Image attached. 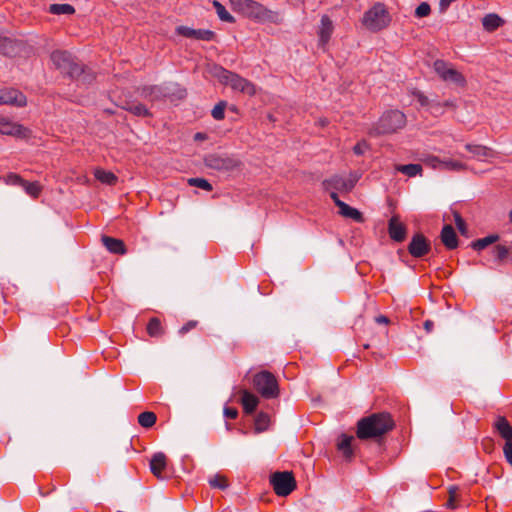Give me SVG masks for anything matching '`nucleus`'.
Masks as SVG:
<instances>
[{
	"label": "nucleus",
	"mask_w": 512,
	"mask_h": 512,
	"mask_svg": "<svg viewBox=\"0 0 512 512\" xmlns=\"http://www.w3.org/2000/svg\"><path fill=\"white\" fill-rule=\"evenodd\" d=\"M396 171L401 172L408 177H415L417 175H422V166L420 164H406V165H396Z\"/></svg>",
	"instance_id": "28"
},
{
	"label": "nucleus",
	"mask_w": 512,
	"mask_h": 512,
	"mask_svg": "<svg viewBox=\"0 0 512 512\" xmlns=\"http://www.w3.org/2000/svg\"><path fill=\"white\" fill-rule=\"evenodd\" d=\"M319 125L324 127L325 125H327V120L326 119H320L319 120Z\"/></svg>",
	"instance_id": "59"
},
{
	"label": "nucleus",
	"mask_w": 512,
	"mask_h": 512,
	"mask_svg": "<svg viewBox=\"0 0 512 512\" xmlns=\"http://www.w3.org/2000/svg\"><path fill=\"white\" fill-rule=\"evenodd\" d=\"M493 428L505 440V443H512V426L504 416H498L494 420Z\"/></svg>",
	"instance_id": "20"
},
{
	"label": "nucleus",
	"mask_w": 512,
	"mask_h": 512,
	"mask_svg": "<svg viewBox=\"0 0 512 512\" xmlns=\"http://www.w3.org/2000/svg\"><path fill=\"white\" fill-rule=\"evenodd\" d=\"M94 176L101 183L107 184V185H110V186L115 185L117 183V181H118L117 176L113 172L106 171V170H104L102 168H96L94 170Z\"/></svg>",
	"instance_id": "26"
},
{
	"label": "nucleus",
	"mask_w": 512,
	"mask_h": 512,
	"mask_svg": "<svg viewBox=\"0 0 512 512\" xmlns=\"http://www.w3.org/2000/svg\"><path fill=\"white\" fill-rule=\"evenodd\" d=\"M157 417L154 412H142L138 416V423L144 428H150L156 423Z\"/></svg>",
	"instance_id": "35"
},
{
	"label": "nucleus",
	"mask_w": 512,
	"mask_h": 512,
	"mask_svg": "<svg viewBox=\"0 0 512 512\" xmlns=\"http://www.w3.org/2000/svg\"><path fill=\"white\" fill-rule=\"evenodd\" d=\"M433 328H434V323H433V321H432V320H426V321L424 322V329H425V331H426L427 333L432 332Z\"/></svg>",
	"instance_id": "55"
},
{
	"label": "nucleus",
	"mask_w": 512,
	"mask_h": 512,
	"mask_svg": "<svg viewBox=\"0 0 512 512\" xmlns=\"http://www.w3.org/2000/svg\"><path fill=\"white\" fill-rule=\"evenodd\" d=\"M424 161L431 168H433V169H440L441 170V162H442V160H440L438 157L429 156Z\"/></svg>",
	"instance_id": "49"
},
{
	"label": "nucleus",
	"mask_w": 512,
	"mask_h": 512,
	"mask_svg": "<svg viewBox=\"0 0 512 512\" xmlns=\"http://www.w3.org/2000/svg\"><path fill=\"white\" fill-rule=\"evenodd\" d=\"M431 8L427 2H422L415 10V16L418 18L426 17L430 14Z\"/></svg>",
	"instance_id": "45"
},
{
	"label": "nucleus",
	"mask_w": 512,
	"mask_h": 512,
	"mask_svg": "<svg viewBox=\"0 0 512 512\" xmlns=\"http://www.w3.org/2000/svg\"><path fill=\"white\" fill-rule=\"evenodd\" d=\"M331 199L334 201L335 205L339 208V213L346 218H351L354 221L358 223H362L364 221L362 213L357 210L356 208H353L346 204L345 202L341 201L338 197V194L336 192H333L331 194Z\"/></svg>",
	"instance_id": "15"
},
{
	"label": "nucleus",
	"mask_w": 512,
	"mask_h": 512,
	"mask_svg": "<svg viewBox=\"0 0 512 512\" xmlns=\"http://www.w3.org/2000/svg\"><path fill=\"white\" fill-rule=\"evenodd\" d=\"M433 67L435 72L443 81L452 82L460 86L465 85V77L447 62L443 60H436Z\"/></svg>",
	"instance_id": "10"
},
{
	"label": "nucleus",
	"mask_w": 512,
	"mask_h": 512,
	"mask_svg": "<svg viewBox=\"0 0 512 512\" xmlns=\"http://www.w3.org/2000/svg\"><path fill=\"white\" fill-rule=\"evenodd\" d=\"M465 148L477 159H483L490 156L491 150L479 144H466Z\"/></svg>",
	"instance_id": "30"
},
{
	"label": "nucleus",
	"mask_w": 512,
	"mask_h": 512,
	"mask_svg": "<svg viewBox=\"0 0 512 512\" xmlns=\"http://www.w3.org/2000/svg\"><path fill=\"white\" fill-rule=\"evenodd\" d=\"M503 453L506 461L512 466V443H505Z\"/></svg>",
	"instance_id": "51"
},
{
	"label": "nucleus",
	"mask_w": 512,
	"mask_h": 512,
	"mask_svg": "<svg viewBox=\"0 0 512 512\" xmlns=\"http://www.w3.org/2000/svg\"><path fill=\"white\" fill-rule=\"evenodd\" d=\"M503 24V20L497 14H487L482 19L483 28L488 32H493Z\"/></svg>",
	"instance_id": "25"
},
{
	"label": "nucleus",
	"mask_w": 512,
	"mask_h": 512,
	"mask_svg": "<svg viewBox=\"0 0 512 512\" xmlns=\"http://www.w3.org/2000/svg\"><path fill=\"white\" fill-rule=\"evenodd\" d=\"M21 187L25 190V192L29 196H31L33 198H37L42 191V187L39 182H28V181L24 180Z\"/></svg>",
	"instance_id": "36"
},
{
	"label": "nucleus",
	"mask_w": 512,
	"mask_h": 512,
	"mask_svg": "<svg viewBox=\"0 0 512 512\" xmlns=\"http://www.w3.org/2000/svg\"><path fill=\"white\" fill-rule=\"evenodd\" d=\"M367 144L366 142H359L357 143L354 147H353V152L356 154V155H363L367 149Z\"/></svg>",
	"instance_id": "52"
},
{
	"label": "nucleus",
	"mask_w": 512,
	"mask_h": 512,
	"mask_svg": "<svg viewBox=\"0 0 512 512\" xmlns=\"http://www.w3.org/2000/svg\"><path fill=\"white\" fill-rule=\"evenodd\" d=\"M252 384L255 390L266 399L277 398L280 394L278 380L274 374L267 370L260 371L253 376Z\"/></svg>",
	"instance_id": "5"
},
{
	"label": "nucleus",
	"mask_w": 512,
	"mask_h": 512,
	"mask_svg": "<svg viewBox=\"0 0 512 512\" xmlns=\"http://www.w3.org/2000/svg\"><path fill=\"white\" fill-rule=\"evenodd\" d=\"M334 25L333 21L330 19L328 15H322L320 20V25L318 27L317 35H318V45L323 50L326 49V46L333 34Z\"/></svg>",
	"instance_id": "13"
},
{
	"label": "nucleus",
	"mask_w": 512,
	"mask_h": 512,
	"mask_svg": "<svg viewBox=\"0 0 512 512\" xmlns=\"http://www.w3.org/2000/svg\"><path fill=\"white\" fill-rule=\"evenodd\" d=\"M167 466V457L163 452L155 453L150 460V470L158 479H163V472Z\"/></svg>",
	"instance_id": "19"
},
{
	"label": "nucleus",
	"mask_w": 512,
	"mask_h": 512,
	"mask_svg": "<svg viewBox=\"0 0 512 512\" xmlns=\"http://www.w3.org/2000/svg\"><path fill=\"white\" fill-rule=\"evenodd\" d=\"M405 125V114L399 110H391L383 113L374 129L377 134H392L403 129Z\"/></svg>",
	"instance_id": "6"
},
{
	"label": "nucleus",
	"mask_w": 512,
	"mask_h": 512,
	"mask_svg": "<svg viewBox=\"0 0 512 512\" xmlns=\"http://www.w3.org/2000/svg\"><path fill=\"white\" fill-rule=\"evenodd\" d=\"M441 103H442V107H443V108H444V107H454V106H455V105H454V102H453V101H450V100L445 101V102H441Z\"/></svg>",
	"instance_id": "57"
},
{
	"label": "nucleus",
	"mask_w": 512,
	"mask_h": 512,
	"mask_svg": "<svg viewBox=\"0 0 512 512\" xmlns=\"http://www.w3.org/2000/svg\"><path fill=\"white\" fill-rule=\"evenodd\" d=\"M441 241L447 249H455L458 246L456 232L451 225H445L441 231Z\"/></svg>",
	"instance_id": "22"
},
{
	"label": "nucleus",
	"mask_w": 512,
	"mask_h": 512,
	"mask_svg": "<svg viewBox=\"0 0 512 512\" xmlns=\"http://www.w3.org/2000/svg\"><path fill=\"white\" fill-rule=\"evenodd\" d=\"M413 96L419 102L422 107H429L431 101L429 98L420 91L413 92Z\"/></svg>",
	"instance_id": "47"
},
{
	"label": "nucleus",
	"mask_w": 512,
	"mask_h": 512,
	"mask_svg": "<svg viewBox=\"0 0 512 512\" xmlns=\"http://www.w3.org/2000/svg\"><path fill=\"white\" fill-rule=\"evenodd\" d=\"M508 253H509V251H508L507 247H505L503 245H497L493 249V256L498 261L505 260L508 256Z\"/></svg>",
	"instance_id": "44"
},
{
	"label": "nucleus",
	"mask_w": 512,
	"mask_h": 512,
	"mask_svg": "<svg viewBox=\"0 0 512 512\" xmlns=\"http://www.w3.org/2000/svg\"><path fill=\"white\" fill-rule=\"evenodd\" d=\"M226 102L221 101L214 106L211 111V115L215 120H223L225 117Z\"/></svg>",
	"instance_id": "42"
},
{
	"label": "nucleus",
	"mask_w": 512,
	"mask_h": 512,
	"mask_svg": "<svg viewBox=\"0 0 512 512\" xmlns=\"http://www.w3.org/2000/svg\"><path fill=\"white\" fill-rule=\"evenodd\" d=\"M4 182L7 185L22 186L24 179L16 173H9L4 177Z\"/></svg>",
	"instance_id": "43"
},
{
	"label": "nucleus",
	"mask_w": 512,
	"mask_h": 512,
	"mask_svg": "<svg viewBox=\"0 0 512 512\" xmlns=\"http://www.w3.org/2000/svg\"><path fill=\"white\" fill-rule=\"evenodd\" d=\"M141 95L151 101L159 100L166 96L162 88L157 85L145 86L142 89Z\"/></svg>",
	"instance_id": "27"
},
{
	"label": "nucleus",
	"mask_w": 512,
	"mask_h": 512,
	"mask_svg": "<svg viewBox=\"0 0 512 512\" xmlns=\"http://www.w3.org/2000/svg\"><path fill=\"white\" fill-rule=\"evenodd\" d=\"M466 169H467V165L458 160L447 159V160H442V162H441V170L464 171Z\"/></svg>",
	"instance_id": "31"
},
{
	"label": "nucleus",
	"mask_w": 512,
	"mask_h": 512,
	"mask_svg": "<svg viewBox=\"0 0 512 512\" xmlns=\"http://www.w3.org/2000/svg\"><path fill=\"white\" fill-rule=\"evenodd\" d=\"M430 249V242L421 233L415 234L408 245V252L415 258L423 257L430 251Z\"/></svg>",
	"instance_id": "12"
},
{
	"label": "nucleus",
	"mask_w": 512,
	"mask_h": 512,
	"mask_svg": "<svg viewBox=\"0 0 512 512\" xmlns=\"http://www.w3.org/2000/svg\"><path fill=\"white\" fill-rule=\"evenodd\" d=\"M429 109H430V112L435 116H439V115L443 114L442 103L439 101H431Z\"/></svg>",
	"instance_id": "48"
},
{
	"label": "nucleus",
	"mask_w": 512,
	"mask_h": 512,
	"mask_svg": "<svg viewBox=\"0 0 512 512\" xmlns=\"http://www.w3.org/2000/svg\"><path fill=\"white\" fill-rule=\"evenodd\" d=\"M164 328L161 324V321L157 317H153L149 320L147 324V333L151 337H161L164 335Z\"/></svg>",
	"instance_id": "29"
},
{
	"label": "nucleus",
	"mask_w": 512,
	"mask_h": 512,
	"mask_svg": "<svg viewBox=\"0 0 512 512\" xmlns=\"http://www.w3.org/2000/svg\"><path fill=\"white\" fill-rule=\"evenodd\" d=\"M497 239H498V236L489 235L487 237H484V238H481V239H478V240L472 242V248L475 250H478V251L483 250L487 246L496 242Z\"/></svg>",
	"instance_id": "38"
},
{
	"label": "nucleus",
	"mask_w": 512,
	"mask_h": 512,
	"mask_svg": "<svg viewBox=\"0 0 512 512\" xmlns=\"http://www.w3.org/2000/svg\"><path fill=\"white\" fill-rule=\"evenodd\" d=\"M205 164L218 171H233L241 166V161L226 155L210 154L205 157Z\"/></svg>",
	"instance_id": "9"
},
{
	"label": "nucleus",
	"mask_w": 512,
	"mask_h": 512,
	"mask_svg": "<svg viewBox=\"0 0 512 512\" xmlns=\"http://www.w3.org/2000/svg\"><path fill=\"white\" fill-rule=\"evenodd\" d=\"M353 439V436L342 434L337 443V449L343 454V456L346 459H350L353 456V450L351 447Z\"/></svg>",
	"instance_id": "24"
},
{
	"label": "nucleus",
	"mask_w": 512,
	"mask_h": 512,
	"mask_svg": "<svg viewBox=\"0 0 512 512\" xmlns=\"http://www.w3.org/2000/svg\"><path fill=\"white\" fill-rule=\"evenodd\" d=\"M454 215V221L457 229L460 231L461 234L465 235L467 232V227L464 219L461 217V215L457 212H453Z\"/></svg>",
	"instance_id": "46"
},
{
	"label": "nucleus",
	"mask_w": 512,
	"mask_h": 512,
	"mask_svg": "<svg viewBox=\"0 0 512 512\" xmlns=\"http://www.w3.org/2000/svg\"><path fill=\"white\" fill-rule=\"evenodd\" d=\"M49 12L55 15H71L75 13V8L70 4H52L49 7Z\"/></svg>",
	"instance_id": "33"
},
{
	"label": "nucleus",
	"mask_w": 512,
	"mask_h": 512,
	"mask_svg": "<svg viewBox=\"0 0 512 512\" xmlns=\"http://www.w3.org/2000/svg\"><path fill=\"white\" fill-rule=\"evenodd\" d=\"M190 186L198 187L206 191H212V185L204 178H190L188 179Z\"/></svg>",
	"instance_id": "40"
},
{
	"label": "nucleus",
	"mask_w": 512,
	"mask_h": 512,
	"mask_svg": "<svg viewBox=\"0 0 512 512\" xmlns=\"http://www.w3.org/2000/svg\"><path fill=\"white\" fill-rule=\"evenodd\" d=\"M209 484L213 488H218V489H222V490L226 489L228 487V482H227L226 477L219 475V474L214 475L209 480Z\"/></svg>",
	"instance_id": "41"
},
{
	"label": "nucleus",
	"mask_w": 512,
	"mask_h": 512,
	"mask_svg": "<svg viewBox=\"0 0 512 512\" xmlns=\"http://www.w3.org/2000/svg\"><path fill=\"white\" fill-rule=\"evenodd\" d=\"M390 14L383 3L374 4L362 18V24L372 32H378L389 26Z\"/></svg>",
	"instance_id": "4"
},
{
	"label": "nucleus",
	"mask_w": 512,
	"mask_h": 512,
	"mask_svg": "<svg viewBox=\"0 0 512 512\" xmlns=\"http://www.w3.org/2000/svg\"><path fill=\"white\" fill-rule=\"evenodd\" d=\"M198 322L196 320H190L179 329V334L184 335L190 330L196 328Z\"/></svg>",
	"instance_id": "50"
},
{
	"label": "nucleus",
	"mask_w": 512,
	"mask_h": 512,
	"mask_svg": "<svg viewBox=\"0 0 512 512\" xmlns=\"http://www.w3.org/2000/svg\"><path fill=\"white\" fill-rule=\"evenodd\" d=\"M509 216H510V221L512 222V211L510 212Z\"/></svg>",
	"instance_id": "60"
},
{
	"label": "nucleus",
	"mask_w": 512,
	"mask_h": 512,
	"mask_svg": "<svg viewBox=\"0 0 512 512\" xmlns=\"http://www.w3.org/2000/svg\"><path fill=\"white\" fill-rule=\"evenodd\" d=\"M209 72L221 84L230 86L235 91H239L249 96H254L256 94V87L252 82L243 78L239 74L223 68L222 66L213 65Z\"/></svg>",
	"instance_id": "3"
},
{
	"label": "nucleus",
	"mask_w": 512,
	"mask_h": 512,
	"mask_svg": "<svg viewBox=\"0 0 512 512\" xmlns=\"http://www.w3.org/2000/svg\"><path fill=\"white\" fill-rule=\"evenodd\" d=\"M230 4L234 11L256 22L279 23L281 21L278 12L269 10L268 8H266L264 5L257 1L230 0Z\"/></svg>",
	"instance_id": "2"
},
{
	"label": "nucleus",
	"mask_w": 512,
	"mask_h": 512,
	"mask_svg": "<svg viewBox=\"0 0 512 512\" xmlns=\"http://www.w3.org/2000/svg\"><path fill=\"white\" fill-rule=\"evenodd\" d=\"M388 233L392 240L396 242L404 241L406 237V227L403 223L399 221V218L397 216H393L389 220Z\"/></svg>",
	"instance_id": "18"
},
{
	"label": "nucleus",
	"mask_w": 512,
	"mask_h": 512,
	"mask_svg": "<svg viewBox=\"0 0 512 512\" xmlns=\"http://www.w3.org/2000/svg\"><path fill=\"white\" fill-rule=\"evenodd\" d=\"M449 495H450V498H449V501H448L447 505L450 508H455V506L453 505V501L455 500V498L457 496V488L456 487H451L449 489Z\"/></svg>",
	"instance_id": "54"
},
{
	"label": "nucleus",
	"mask_w": 512,
	"mask_h": 512,
	"mask_svg": "<svg viewBox=\"0 0 512 512\" xmlns=\"http://www.w3.org/2000/svg\"><path fill=\"white\" fill-rule=\"evenodd\" d=\"M51 61L57 69L71 77L79 75L82 72V68L76 64L72 60L71 55L65 51H54L51 54Z\"/></svg>",
	"instance_id": "8"
},
{
	"label": "nucleus",
	"mask_w": 512,
	"mask_h": 512,
	"mask_svg": "<svg viewBox=\"0 0 512 512\" xmlns=\"http://www.w3.org/2000/svg\"><path fill=\"white\" fill-rule=\"evenodd\" d=\"M101 240L109 252L118 255L126 254V247L122 240L110 236H102Z\"/></svg>",
	"instance_id": "21"
},
{
	"label": "nucleus",
	"mask_w": 512,
	"mask_h": 512,
	"mask_svg": "<svg viewBox=\"0 0 512 512\" xmlns=\"http://www.w3.org/2000/svg\"><path fill=\"white\" fill-rule=\"evenodd\" d=\"M124 108L135 116L148 117L151 115L147 107L141 103L127 104Z\"/></svg>",
	"instance_id": "32"
},
{
	"label": "nucleus",
	"mask_w": 512,
	"mask_h": 512,
	"mask_svg": "<svg viewBox=\"0 0 512 512\" xmlns=\"http://www.w3.org/2000/svg\"><path fill=\"white\" fill-rule=\"evenodd\" d=\"M393 427L394 422L388 413H374L358 421L356 435L361 440L378 438Z\"/></svg>",
	"instance_id": "1"
},
{
	"label": "nucleus",
	"mask_w": 512,
	"mask_h": 512,
	"mask_svg": "<svg viewBox=\"0 0 512 512\" xmlns=\"http://www.w3.org/2000/svg\"><path fill=\"white\" fill-rule=\"evenodd\" d=\"M26 129L17 123L12 122L4 116H0V133L8 136H25Z\"/></svg>",
	"instance_id": "16"
},
{
	"label": "nucleus",
	"mask_w": 512,
	"mask_h": 512,
	"mask_svg": "<svg viewBox=\"0 0 512 512\" xmlns=\"http://www.w3.org/2000/svg\"><path fill=\"white\" fill-rule=\"evenodd\" d=\"M15 45L16 43L13 40L7 37H0V53L11 55L15 51Z\"/></svg>",
	"instance_id": "39"
},
{
	"label": "nucleus",
	"mask_w": 512,
	"mask_h": 512,
	"mask_svg": "<svg viewBox=\"0 0 512 512\" xmlns=\"http://www.w3.org/2000/svg\"><path fill=\"white\" fill-rule=\"evenodd\" d=\"M270 484L276 495L281 497L288 496L296 489V480L293 473L289 471L273 473L270 476Z\"/></svg>",
	"instance_id": "7"
},
{
	"label": "nucleus",
	"mask_w": 512,
	"mask_h": 512,
	"mask_svg": "<svg viewBox=\"0 0 512 512\" xmlns=\"http://www.w3.org/2000/svg\"><path fill=\"white\" fill-rule=\"evenodd\" d=\"M224 415L227 418L235 419L237 417V415H238V411H237L236 408L225 407L224 408Z\"/></svg>",
	"instance_id": "53"
},
{
	"label": "nucleus",
	"mask_w": 512,
	"mask_h": 512,
	"mask_svg": "<svg viewBox=\"0 0 512 512\" xmlns=\"http://www.w3.org/2000/svg\"><path fill=\"white\" fill-rule=\"evenodd\" d=\"M375 320L379 324H388L389 323V319L384 315H380V316L376 317Z\"/></svg>",
	"instance_id": "56"
},
{
	"label": "nucleus",
	"mask_w": 512,
	"mask_h": 512,
	"mask_svg": "<svg viewBox=\"0 0 512 512\" xmlns=\"http://www.w3.org/2000/svg\"><path fill=\"white\" fill-rule=\"evenodd\" d=\"M240 393L244 412L247 414L253 413L259 404V398L248 390H241Z\"/></svg>",
	"instance_id": "23"
},
{
	"label": "nucleus",
	"mask_w": 512,
	"mask_h": 512,
	"mask_svg": "<svg viewBox=\"0 0 512 512\" xmlns=\"http://www.w3.org/2000/svg\"><path fill=\"white\" fill-rule=\"evenodd\" d=\"M1 104L22 107L26 105V97L16 89H1Z\"/></svg>",
	"instance_id": "17"
},
{
	"label": "nucleus",
	"mask_w": 512,
	"mask_h": 512,
	"mask_svg": "<svg viewBox=\"0 0 512 512\" xmlns=\"http://www.w3.org/2000/svg\"><path fill=\"white\" fill-rule=\"evenodd\" d=\"M213 6L220 20L228 23H234V17L226 10V8L217 0L213 1Z\"/></svg>",
	"instance_id": "34"
},
{
	"label": "nucleus",
	"mask_w": 512,
	"mask_h": 512,
	"mask_svg": "<svg viewBox=\"0 0 512 512\" xmlns=\"http://www.w3.org/2000/svg\"><path fill=\"white\" fill-rule=\"evenodd\" d=\"M195 139H197V140H203V139H205V135H204V134H202V133H197V134L195 135Z\"/></svg>",
	"instance_id": "58"
},
{
	"label": "nucleus",
	"mask_w": 512,
	"mask_h": 512,
	"mask_svg": "<svg viewBox=\"0 0 512 512\" xmlns=\"http://www.w3.org/2000/svg\"><path fill=\"white\" fill-rule=\"evenodd\" d=\"M176 32L186 38L202 41H212L215 38V33L208 29H193L187 26H178Z\"/></svg>",
	"instance_id": "14"
},
{
	"label": "nucleus",
	"mask_w": 512,
	"mask_h": 512,
	"mask_svg": "<svg viewBox=\"0 0 512 512\" xmlns=\"http://www.w3.org/2000/svg\"><path fill=\"white\" fill-rule=\"evenodd\" d=\"M356 181V178H345L339 175H334L329 179H325L322 182V186L326 191L330 192V195L333 192L349 193L353 190Z\"/></svg>",
	"instance_id": "11"
},
{
	"label": "nucleus",
	"mask_w": 512,
	"mask_h": 512,
	"mask_svg": "<svg viewBox=\"0 0 512 512\" xmlns=\"http://www.w3.org/2000/svg\"><path fill=\"white\" fill-rule=\"evenodd\" d=\"M270 424V417L266 413H259L255 418V431L263 432L265 431Z\"/></svg>",
	"instance_id": "37"
}]
</instances>
